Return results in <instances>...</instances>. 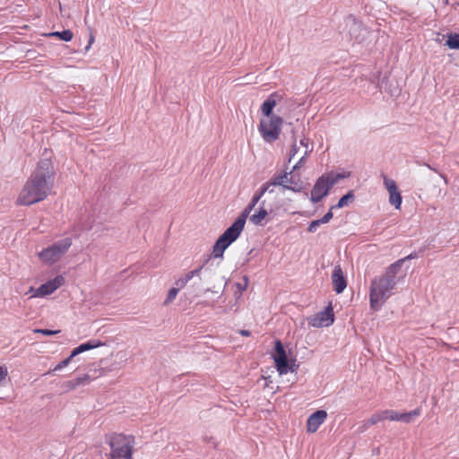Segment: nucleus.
<instances>
[{"label": "nucleus", "mask_w": 459, "mask_h": 459, "mask_svg": "<svg viewBox=\"0 0 459 459\" xmlns=\"http://www.w3.org/2000/svg\"><path fill=\"white\" fill-rule=\"evenodd\" d=\"M56 171L50 159L40 160L31 171L16 204L18 205H31L48 198L55 183Z\"/></svg>", "instance_id": "1"}, {"label": "nucleus", "mask_w": 459, "mask_h": 459, "mask_svg": "<svg viewBox=\"0 0 459 459\" xmlns=\"http://www.w3.org/2000/svg\"><path fill=\"white\" fill-rule=\"evenodd\" d=\"M265 192L272 193L273 192V189H269V186H265V184H264L259 189V191L254 195L251 204L238 217V219L233 222V224L230 227H229L224 231V233L221 236H220V238L216 240L212 247V255L214 258H221L227 247L240 236L241 232L244 230L246 221L249 212L258 203V201L264 195Z\"/></svg>", "instance_id": "2"}, {"label": "nucleus", "mask_w": 459, "mask_h": 459, "mask_svg": "<svg viewBox=\"0 0 459 459\" xmlns=\"http://www.w3.org/2000/svg\"><path fill=\"white\" fill-rule=\"evenodd\" d=\"M403 263L404 259L397 260L386 268L383 275L372 281L369 290L371 309L376 311L379 310L384 303L390 298L392 290L396 284L395 276Z\"/></svg>", "instance_id": "3"}, {"label": "nucleus", "mask_w": 459, "mask_h": 459, "mask_svg": "<svg viewBox=\"0 0 459 459\" xmlns=\"http://www.w3.org/2000/svg\"><path fill=\"white\" fill-rule=\"evenodd\" d=\"M105 441L110 447L111 459H133L134 436L113 432L105 435Z\"/></svg>", "instance_id": "4"}, {"label": "nucleus", "mask_w": 459, "mask_h": 459, "mask_svg": "<svg viewBox=\"0 0 459 459\" xmlns=\"http://www.w3.org/2000/svg\"><path fill=\"white\" fill-rule=\"evenodd\" d=\"M73 244L71 238H63L49 247L42 249L38 256L46 264H53L58 262L68 251Z\"/></svg>", "instance_id": "5"}, {"label": "nucleus", "mask_w": 459, "mask_h": 459, "mask_svg": "<svg viewBox=\"0 0 459 459\" xmlns=\"http://www.w3.org/2000/svg\"><path fill=\"white\" fill-rule=\"evenodd\" d=\"M348 177V175L343 174H325L321 176L314 185L313 189L311 190V197L310 200L313 203H317L325 197L331 187L337 183V181L341 178H344Z\"/></svg>", "instance_id": "6"}, {"label": "nucleus", "mask_w": 459, "mask_h": 459, "mask_svg": "<svg viewBox=\"0 0 459 459\" xmlns=\"http://www.w3.org/2000/svg\"><path fill=\"white\" fill-rule=\"evenodd\" d=\"M282 123V118L278 116L262 119L259 125V132L263 139L267 143L276 141L280 136Z\"/></svg>", "instance_id": "7"}, {"label": "nucleus", "mask_w": 459, "mask_h": 459, "mask_svg": "<svg viewBox=\"0 0 459 459\" xmlns=\"http://www.w3.org/2000/svg\"><path fill=\"white\" fill-rule=\"evenodd\" d=\"M277 370L279 373H286L287 371H295V361L289 359L286 351L280 340L274 342V352L273 354Z\"/></svg>", "instance_id": "8"}, {"label": "nucleus", "mask_w": 459, "mask_h": 459, "mask_svg": "<svg viewBox=\"0 0 459 459\" xmlns=\"http://www.w3.org/2000/svg\"><path fill=\"white\" fill-rule=\"evenodd\" d=\"M290 174L291 173L282 172L274 175L270 181L265 183V186H269V189H271V186H279L293 192H300L302 190L301 182L299 179L296 180L294 177H290Z\"/></svg>", "instance_id": "9"}, {"label": "nucleus", "mask_w": 459, "mask_h": 459, "mask_svg": "<svg viewBox=\"0 0 459 459\" xmlns=\"http://www.w3.org/2000/svg\"><path fill=\"white\" fill-rule=\"evenodd\" d=\"M65 282V278L62 275H57L37 288L35 293L31 294L30 298H44L48 296L62 287Z\"/></svg>", "instance_id": "10"}, {"label": "nucleus", "mask_w": 459, "mask_h": 459, "mask_svg": "<svg viewBox=\"0 0 459 459\" xmlns=\"http://www.w3.org/2000/svg\"><path fill=\"white\" fill-rule=\"evenodd\" d=\"M103 345V342L100 340H90L87 342L80 344L78 347L74 348L70 356L65 359H63L60 363H58L54 368L53 371L60 370L66 367L68 363L72 360L73 358L79 355L82 352L101 347Z\"/></svg>", "instance_id": "11"}, {"label": "nucleus", "mask_w": 459, "mask_h": 459, "mask_svg": "<svg viewBox=\"0 0 459 459\" xmlns=\"http://www.w3.org/2000/svg\"><path fill=\"white\" fill-rule=\"evenodd\" d=\"M384 178V185L388 191L389 194V203L394 205L395 209H401L402 205V195L398 190L396 183L394 180L388 178L386 176H383Z\"/></svg>", "instance_id": "12"}, {"label": "nucleus", "mask_w": 459, "mask_h": 459, "mask_svg": "<svg viewBox=\"0 0 459 459\" xmlns=\"http://www.w3.org/2000/svg\"><path fill=\"white\" fill-rule=\"evenodd\" d=\"M334 321L333 312L332 307H327L325 311H322L309 319V325L313 327H323L332 325Z\"/></svg>", "instance_id": "13"}, {"label": "nucleus", "mask_w": 459, "mask_h": 459, "mask_svg": "<svg viewBox=\"0 0 459 459\" xmlns=\"http://www.w3.org/2000/svg\"><path fill=\"white\" fill-rule=\"evenodd\" d=\"M326 417L327 412L324 410H317L313 412L307 420V432L315 433Z\"/></svg>", "instance_id": "14"}, {"label": "nucleus", "mask_w": 459, "mask_h": 459, "mask_svg": "<svg viewBox=\"0 0 459 459\" xmlns=\"http://www.w3.org/2000/svg\"><path fill=\"white\" fill-rule=\"evenodd\" d=\"M332 282L336 293H342L347 287V281L340 265H335L332 273Z\"/></svg>", "instance_id": "15"}, {"label": "nucleus", "mask_w": 459, "mask_h": 459, "mask_svg": "<svg viewBox=\"0 0 459 459\" xmlns=\"http://www.w3.org/2000/svg\"><path fill=\"white\" fill-rule=\"evenodd\" d=\"M420 409H415L410 412L400 413V412H396L393 410H385V413L386 414V420L388 419L390 420H396V421H403L405 423H409L411 421L413 417L420 415Z\"/></svg>", "instance_id": "16"}, {"label": "nucleus", "mask_w": 459, "mask_h": 459, "mask_svg": "<svg viewBox=\"0 0 459 459\" xmlns=\"http://www.w3.org/2000/svg\"><path fill=\"white\" fill-rule=\"evenodd\" d=\"M91 380L92 378H91L90 375H83L74 380L65 381L61 385V393H66L74 390L77 386L88 385Z\"/></svg>", "instance_id": "17"}, {"label": "nucleus", "mask_w": 459, "mask_h": 459, "mask_svg": "<svg viewBox=\"0 0 459 459\" xmlns=\"http://www.w3.org/2000/svg\"><path fill=\"white\" fill-rule=\"evenodd\" d=\"M273 375H261V377L257 380V384L262 385L263 388L269 389L273 394L280 389V384L281 383L276 378H273Z\"/></svg>", "instance_id": "18"}, {"label": "nucleus", "mask_w": 459, "mask_h": 459, "mask_svg": "<svg viewBox=\"0 0 459 459\" xmlns=\"http://www.w3.org/2000/svg\"><path fill=\"white\" fill-rule=\"evenodd\" d=\"M386 420L385 411L373 414L368 420L364 421L362 426L359 428V432L365 431L369 426L376 425L379 421Z\"/></svg>", "instance_id": "19"}, {"label": "nucleus", "mask_w": 459, "mask_h": 459, "mask_svg": "<svg viewBox=\"0 0 459 459\" xmlns=\"http://www.w3.org/2000/svg\"><path fill=\"white\" fill-rule=\"evenodd\" d=\"M276 106V100L273 99V95L270 96L267 100L264 101L261 107L262 113L266 117H273L272 115L273 108Z\"/></svg>", "instance_id": "20"}, {"label": "nucleus", "mask_w": 459, "mask_h": 459, "mask_svg": "<svg viewBox=\"0 0 459 459\" xmlns=\"http://www.w3.org/2000/svg\"><path fill=\"white\" fill-rule=\"evenodd\" d=\"M267 216V211L264 208H261L256 213H254L250 217V221L255 225H259Z\"/></svg>", "instance_id": "21"}, {"label": "nucleus", "mask_w": 459, "mask_h": 459, "mask_svg": "<svg viewBox=\"0 0 459 459\" xmlns=\"http://www.w3.org/2000/svg\"><path fill=\"white\" fill-rule=\"evenodd\" d=\"M446 45L451 49H458L459 48V34L458 33H451L447 36V40Z\"/></svg>", "instance_id": "22"}, {"label": "nucleus", "mask_w": 459, "mask_h": 459, "mask_svg": "<svg viewBox=\"0 0 459 459\" xmlns=\"http://www.w3.org/2000/svg\"><path fill=\"white\" fill-rule=\"evenodd\" d=\"M49 36L56 37L64 41L68 42V41L72 40L74 34L70 30H65L61 32L56 31V32L50 33Z\"/></svg>", "instance_id": "23"}, {"label": "nucleus", "mask_w": 459, "mask_h": 459, "mask_svg": "<svg viewBox=\"0 0 459 459\" xmlns=\"http://www.w3.org/2000/svg\"><path fill=\"white\" fill-rule=\"evenodd\" d=\"M353 198H354L353 192L352 191H349L345 195H343L339 200L337 204L332 206V209L342 208V207L348 205L349 202L351 201Z\"/></svg>", "instance_id": "24"}, {"label": "nucleus", "mask_w": 459, "mask_h": 459, "mask_svg": "<svg viewBox=\"0 0 459 459\" xmlns=\"http://www.w3.org/2000/svg\"><path fill=\"white\" fill-rule=\"evenodd\" d=\"M202 270H203V266H201L200 268H198L196 270L190 271L187 273H186L185 275H183V278L185 279V281H186L188 282L193 277L199 276Z\"/></svg>", "instance_id": "25"}, {"label": "nucleus", "mask_w": 459, "mask_h": 459, "mask_svg": "<svg viewBox=\"0 0 459 459\" xmlns=\"http://www.w3.org/2000/svg\"><path fill=\"white\" fill-rule=\"evenodd\" d=\"M178 293V289H176V288L170 289L168 293L167 299L165 300V304H169L171 301H173L176 299Z\"/></svg>", "instance_id": "26"}, {"label": "nucleus", "mask_w": 459, "mask_h": 459, "mask_svg": "<svg viewBox=\"0 0 459 459\" xmlns=\"http://www.w3.org/2000/svg\"><path fill=\"white\" fill-rule=\"evenodd\" d=\"M34 332L38 333L44 334V335H54V334L60 333V330L53 331V330H48V329H35Z\"/></svg>", "instance_id": "27"}, {"label": "nucleus", "mask_w": 459, "mask_h": 459, "mask_svg": "<svg viewBox=\"0 0 459 459\" xmlns=\"http://www.w3.org/2000/svg\"><path fill=\"white\" fill-rule=\"evenodd\" d=\"M321 224L323 223L320 221V220L311 221L307 227V231L315 232Z\"/></svg>", "instance_id": "28"}, {"label": "nucleus", "mask_w": 459, "mask_h": 459, "mask_svg": "<svg viewBox=\"0 0 459 459\" xmlns=\"http://www.w3.org/2000/svg\"><path fill=\"white\" fill-rule=\"evenodd\" d=\"M306 155H307V152H305V155L303 157H301L299 159V160L293 166L292 170L290 171V173H292L296 169L301 168L305 164V162H306Z\"/></svg>", "instance_id": "29"}, {"label": "nucleus", "mask_w": 459, "mask_h": 459, "mask_svg": "<svg viewBox=\"0 0 459 459\" xmlns=\"http://www.w3.org/2000/svg\"><path fill=\"white\" fill-rule=\"evenodd\" d=\"M332 208L329 210L328 212H326L321 219H320V221L325 224V223H327L330 221V220L333 218V212H332Z\"/></svg>", "instance_id": "30"}, {"label": "nucleus", "mask_w": 459, "mask_h": 459, "mask_svg": "<svg viewBox=\"0 0 459 459\" xmlns=\"http://www.w3.org/2000/svg\"><path fill=\"white\" fill-rule=\"evenodd\" d=\"M187 281H185V279L182 277H180L178 280L176 281L175 282V285L177 287H175L176 289H178V290L182 288H184L186 285Z\"/></svg>", "instance_id": "31"}, {"label": "nucleus", "mask_w": 459, "mask_h": 459, "mask_svg": "<svg viewBox=\"0 0 459 459\" xmlns=\"http://www.w3.org/2000/svg\"><path fill=\"white\" fill-rule=\"evenodd\" d=\"M8 375H0V385H5L7 382H10V378H7Z\"/></svg>", "instance_id": "32"}, {"label": "nucleus", "mask_w": 459, "mask_h": 459, "mask_svg": "<svg viewBox=\"0 0 459 459\" xmlns=\"http://www.w3.org/2000/svg\"><path fill=\"white\" fill-rule=\"evenodd\" d=\"M297 152H298V147L296 144H294L290 151V156L289 161H290V160L296 155Z\"/></svg>", "instance_id": "33"}, {"label": "nucleus", "mask_w": 459, "mask_h": 459, "mask_svg": "<svg viewBox=\"0 0 459 459\" xmlns=\"http://www.w3.org/2000/svg\"><path fill=\"white\" fill-rule=\"evenodd\" d=\"M242 336H249L250 335V332L247 331V330H240L238 332Z\"/></svg>", "instance_id": "34"}, {"label": "nucleus", "mask_w": 459, "mask_h": 459, "mask_svg": "<svg viewBox=\"0 0 459 459\" xmlns=\"http://www.w3.org/2000/svg\"><path fill=\"white\" fill-rule=\"evenodd\" d=\"M416 256H417V255H416L415 254H410L409 255H407V256H406V257H404L403 259H404V261H405L406 259H413V258H415Z\"/></svg>", "instance_id": "35"}, {"label": "nucleus", "mask_w": 459, "mask_h": 459, "mask_svg": "<svg viewBox=\"0 0 459 459\" xmlns=\"http://www.w3.org/2000/svg\"><path fill=\"white\" fill-rule=\"evenodd\" d=\"M0 373H7V368L0 366Z\"/></svg>", "instance_id": "36"}, {"label": "nucleus", "mask_w": 459, "mask_h": 459, "mask_svg": "<svg viewBox=\"0 0 459 459\" xmlns=\"http://www.w3.org/2000/svg\"><path fill=\"white\" fill-rule=\"evenodd\" d=\"M35 290L36 289H34L33 287H30V290H29V292L34 294L35 293Z\"/></svg>", "instance_id": "37"}, {"label": "nucleus", "mask_w": 459, "mask_h": 459, "mask_svg": "<svg viewBox=\"0 0 459 459\" xmlns=\"http://www.w3.org/2000/svg\"><path fill=\"white\" fill-rule=\"evenodd\" d=\"M274 377H281L282 375L281 374H279V375H273Z\"/></svg>", "instance_id": "38"}, {"label": "nucleus", "mask_w": 459, "mask_h": 459, "mask_svg": "<svg viewBox=\"0 0 459 459\" xmlns=\"http://www.w3.org/2000/svg\"><path fill=\"white\" fill-rule=\"evenodd\" d=\"M93 39H94L93 37H91L90 39V44L92 43Z\"/></svg>", "instance_id": "39"}]
</instances>
